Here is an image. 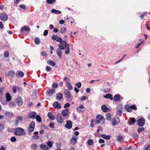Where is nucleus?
<instances>
[{"instance_id":"1","label":"nucleus","mask_w":150,"mask_h":150,"mask_svg":"<svg viewBox=\"0 0 150 150\" xmlns=\"http://www.w3.org/2000/svg\"><path fill=\"white\" fill-rule=\"evenodd\" d=\"M58 46L60 49L62 50L65 49V53L66 54H68L69 53V45L67 44L65 41H62L60 42Z\"/></svg>"},{"instance_id":"2","label":"nucleus","mask_w":150,"mask_h":150,"mask_svg":"<svg viewBox=\"0 0 150 150\" xmlns=\"http://www.w3.org/2000/svg\"><path fill=\"white\" fill-rule=\"evenodd\" d=\"M24 129L22 128L17 127L14 130V134L16 135H23Z\"/></svg>"},{"instance_id":"3","label":"nucleus","mask_w":150,"mask_h":150,"mask_svg":"<svg viewBox=\"0 0 150 150\" xmlns=\"http://www.w3.org/2000/svg\"><path fill=\"white\" fill-rule=\"evenodd\" d=\"M96 123L98 124L101 123V124H104L105 119L101 115H98L96 117Z\"/></svg>"},{"instance_id":"4","label":"nucleus","mask_w":150,"mask_h":150,"mask_svg":"<svg viewBox=\"0 0 150 150\" xmlns=\"http://www.w3.org/2000/svg\"><path fill=\"white\" fill-rule=\"evenodd\" d=\"M65 95H66V97L67 98L69 101H71L72 97L71 95V92L70 91L67 90H65Z\"/></svg>"},{"instance_id":"5","label":"nucleus","mask_w":150,"mask_h":150,"mask_svg":"<svg viewBox=\"0 0 150 150\" xmlns=\"http://www.w3.org/2000/svg\"><path fill=\"white\" fill-rule=\"evenodd\" d=\"M35 123L34 121H32L30 124L28 129L29 132H32L34 130L35 127Z\"/></svg>"},{"instance_id":"6","label":"nucleus","mask_w":150,"mask_h":150,"mask_svg":"<svg viewBox=\"0 0 150 150\" xmlns=\"http://www.w3.org/2000/svg\"><path fill=\"white\" fill-rule=\"evenodd\" d=\"M120 122V119L118 117H115L112 120V125L113 126L116 125Z\"/></svg>"},{"instance_id":"7","label":"nucleus","mask_w":150,"mask_h":150,"mask_svg":"<svg viewBox=\"0 0 150 150\" xmlns=\"http://www.w3.org/2000/svg\"><path fill=\"white\" fill-rule=\"evenodd\" d=\"M76 110L79 113L84 111L85 110V108L82 105H80L77 107Z\"/></svg>"},{"instance_id":"8","label":"nucleus","mask_w":150,"mask_h":150,"mask_svg":"<svg viewBox=\"0 0 150 150\" xmlns=\"http://www.w3.org/2000/svg\"><path fill=\"white\" fill-rule=\"evenodd\" d=\"M0 18L3 21H6L8 18L7 16L4 13H2L0 14Z\"/></svg>"},{"instance_id":"9","label":"nucleus","mask_w":150,"mask_h":150,"mask_svg":"<svg viewBox=\"0 0 150 150\" xmlns=\"http://www.w3.org/2000/svg\"><path fill=\"white\" fill-rule=\"evenodd\" d=\"M56 118L57 121L59 123L62 124L64 120L62 118L60 114L57 115Z\"/></svg>"},{"instance_id":"10","label":"nucleus","mask_w":150,"mask_h":150,"mask_svg":"<svg viewBox=\"0 0 150 150\" xmlns=\"http://www.w3.org/2000/svg\"><path fill=\"white\" fill-rule=\"evenodd\" d=\"M139 126H143L145 123V120L142 118L139 119L137 121Z\"/></svg>"},{"instance_id":"11","label":"nucleus","mask_w":150,"mask_h":150,"mask_svg":"<svg viewBox=\"0 0 150 150\" xmlns=\"http://www.w3.org/2000/svg\"><path fill=\"white\" fill-rule=\"evenodd\" d=\"M52 38L54 40H55L57 41L61 42L62 41V39L59 36L56 35H53L52 37Z\"/></svg>"},{"instance_id":"12","label":"nucleus","mask_w":150,"mask_h":150,"mask_svg":"<svg viewBox=\"0 0 150 150\" xmlns=\"http://www.w3.org/2000/svg\"><path fill=\"white\" fill-rule=\"evenodd\" d=\"M53 106L55 108H61L60 103L57 101L54 103Z\"/></svg>"},{"instance_id":"13","label":"nucleus","mask_w":150,"mask_h":150,"mask_svg":"<svg viewBox=\"0 0 150 150\" xmlns=\"http://www.w3.org/2000/svg\"><path fill=\"white\" fill-rule=\"evenodd\" d=\"M65 127L68 129H70L72 127V124L70 120L68 121L67 122L66 124L65 125Z\"/></svg>"},{"instance_id":"14","label":"nucleus","mask_w":150,"mask_h":150,"mask_svg":"<svg viewBox=\"0 0 150 150\" xmlns=\"http://www.w3.org/2000/svg\"><path fill=\"white\" fill-rule=\"evenodd\" d=\"M55 92V90L54 89H51L48 90L47 91V93L48 95L50 96H51L53 95V94Z\"/></svg>"},{"instance_id":"15","label":"nucleus","mask_w":150,"mask_h":150,"mask_svg":"<svg viewBox=\"0 0 150 150\" xmlns=\"http://www.w3.org/2000/svg\"><path fill=\"white\" fill-rule=\"evenodd\" d=\"M69 111V109L68 108H66L63 110L61 113L62 115L64 117L67 116L68 115Z\"/></svg>"},{"instance_id":"16","label":"nucleus","mask_w":150,"mask_h":150,"mask_svg":"<svg viewBox=\"0 0 150 150\" xmlns=\"http://www.w3.org/2000/svg\"><path fill=\"white\" fill-rule=\"evenodd\" d=\"M113 99L114 101L116 102H118L120 100V96L119 94H117V95H115Z\"/></svg>"},{"instance_id":"17","label":"nucleus","mask_w":150,"mask_h":150,"mask_svg":"<svg viewBox=\"0 0 150 150\" xmlns=\"http://www.w3.org/2000/svg\"><path fill=\"white\" fill-rule=\"evenodd\" d=\"M36 115V113L34 112H31L28 115V117L30 118H34Z\"/></svg>"},{"instance_id":"18","label":"nucleus","mask_w":150,"mask_h":150,"mask_svg":"<svg viewBox=\"0 0 150 150\" xmlns=\"http://www.w3.org/2000/svg\"><path fill=\"white\" fill-rule=\"evenodd\" d=\"M23 30L27 31H29L30 30V29L28 26H25L22 27L21 29V32L22 33V32Z\"/></svg>"},{"instance_id":"19","label":"nucleus","mask_w":150,"mask_h":150,"mask_svg":"<svg viewBox=\"0 0 150 150\" xmlns=\"http://www.w3.org/2000/svg\"><path fill=\"white\" fill-rule=\"evenodd\" d=\"M17 77H22L24 76V73L23 72L19 71H18L17 73L16 74Z\"/></svg>"},{"instance_id":"20","label":"nucleus","mask_w":150,"mask_h":150,"mask_svg":"<svg viewBox=\"0 0 150 150\" xmlns=\"http://www.w3.org/2000/svg\"><path fill=\"white\" fill-rule=\"evenodd\" d=\"M16 101L19 106H21L22 104V100L21 98L20 97H18V98L17 99Z\"/></svg>"},{"instance_id":"21","label":"nucleus","mask_w":150,"mask_h":150,"mask_svg":"<svg viewBox=\"0 0 150 150\" xmlns=\"http://www.w3.org/2000/svg\"><path fill=\"white\" fill-rule=\"evenodd\" d=\"M5 115L6 116L9 117L10 119L13 118L14 116L13 113L10 112H6L5 113Z\"/></svg>"},{"instance_id":"22","label":"nucleus","mask_w":150,"mask_h":150,"mask_svg":"<svg viewBox=\"0 0 150 150\" xmlns=\"http://www.w3.org/2000/svg\"><path fill=\"white\" fill-rule=\"evenodd\" d=\"M14 75V72L12 70H10L8 71V77L9 78H12Z\"/></svg>"},{"instance_id":"23","label":"nucleus","mask_w":150,"mask_h":150,"mask_svg":"<svg viewBox=\"0 0 150 150\" xmlns=\"http://www.w3.org/2000/svg\"><path fill=\"white\" fill-rule=\"evenodd\" d=\"M101 137L106 140H109L111 138V136L110 135H108L105 134H102L101 135Z\"/></svg>"},{"instance_id":"24","label":"nucleus","mask_w":150,"mask_h":150,"mask_svg":"<svg viewBox=\"0 0 150 150\" xmlns=\"http://www.w3.org/2000/svg\"><path fill=\"white\" fill-rule=\"evenodd\" d=\"M40 148L44 150H49V148L46 145L43 144H41L40 146Z\"/></svg>"},{"instance_id":"25","label":"nucleus","mask_w":150,"mask_h":150,"mask_svg":"<svg viewBox=\"0 0 150 150\" xmlns=\"http://www.w3.org/2000/svg\"><path fill=\"white\" fill-rule=\"evenodd\" d=\"M49 118L51 120H53L55 119V117L53 115L52 113L49 112L47 114Z\"/></svg>"},{"instance_id":"26","label":"nucleus","mask_w":150,"mask_h":150,"mask_svg":"<svg viewBox=\"0 0 150 150\" xmlns=\"http://www.w3.org/2000/svg\"><path fill=\"white\" fill-rule=\"evenodd\" d=\"M77 142V139L74 137H73L70 140V143L72 145H74Z\"/></svg>"},{"instance_id":"27","label":"nucleus","mask_w":150,"mask_h":150,"mask_svg":"<svg viewBox=\"0 0 150 150\" xmlns=\"http://www.w3.org/2000/svg\"><path fill=\"white\" fill-rule=\"evenodd\" d=\"M47 62L48 64L52 66H54L56 64L55 62L50 59L47 60Z\"/></svg>"},{"instance_id":"28","label":"nucleus","mask_w":150,"mask_h":150,"mask_svg":"<svg viewBox=\"0 0 150 150\" xmlns=\"http://www.w3.org/2000/svg\"><path fill=\"white\" fill-rule=\"evenodd\" d=\"M53 143L54 142L51 141L47 142H46V144L50 148H51L52 147Z\"/></svg>"},{"instance_id":"29","label":"nucleus","mask_w":150,"mask_h":150,"mask_svg":"<svg viewBox=\"0 0 150 150\" xmlns=\"http://www.w3.org/2000/svg\"><path fill=\"white\" fill-rule=\"evenodd\" d=\"M51 12L56 14H60L61 12L59 10H57L53 8L51 10Z\"/></svg>"},{"instance_id":"30","label":"nucleus","mask_w":150,"mask_h":150,"mask_svg":"<svg viewBox=\"0 0 150 150\" xmlns=\"http://www.w3.org/2000/svg\"><path fill=\"white\" fill-rule=\"evenodd\" d=\"M30 148L33 150H36L38 148V145L36 144H33L31 145Z\"/></svg>"},{"instance_id":"31","label":"nucleus","mask_w":150,"mask_h":150,"mask_svg":"<svg viewBox=\"0 0 150 150\" xmlns=\"http://www.w3.org/2000/svg\"><path fill=\"white\" fill-rule=\"evenodd\" d=\"M101 108L103 110V112H107L108 110V108H107L105 105H102L101 107Z\"/></svg>"},{"instance_id":"32","label":"nucleus","mask_w":150,"mask_h":150,"mask_svg":"<svg viewBox=\"0 0 150 150\" xmlns=\"http://www.w3.org/2000/svg\"><path fill=\"white\" fill-rule=\"evenodd\" d=\"M104 97L105 98H110L111 100H112L113 99V98L112 97V95L110 94H108L106 95L105 96H104Z\"/></svg>"},{"instance_id":"33","label":"nucleus","mask_w":150,"mask_h":150,"mask_svg":"<svg viewBox=\"0 0 150 150\" xmlns=\"http://www.w3.org/2000/svg\"><path fill=\"white\" fill-rule=\"evenodd\" d=\"M6 101L8 102L11 100V97L9 93H7L6 94Z\"/></svg>"},{"instance_id":"34","label":"nucleus","mask_w":150,"mask_h":150,"mask_svg":"<svg viewBox=\"0 0 150 150\" xmlns=\"http://www.w3.org/2000/svg\"><path fill=\"white\" fill-rule=\"evenodd\" d=\"M63 95L60 93H58L57 95V99L60 100L62 98Z\"/></svg>"},{"instance_id":"35","label":"nucleus","mask_w":150,"mask_h":150,"mask_svg":"<svg viewBox=\"0 0 150 150\" xmlns=\"http://www.w3.org/2000/svg\"><path fill=\"white\" fill-rule=\"evenodd\" d=\"M66 86L68 89L69 90H71L72 89V87L69 82H67L66 83Z\"/></svg>"},{"instance_id":"36","label":"nucleus","mask_w":150,"mask_h":150,"mask_svg":"<svg viewBox=\"0 0 150 150\" xmlns=\"http://www.w3.org/2000/svg\"><path fill=\"white\" fill-rule=\"evenodd\" d=\"M16 105V103L14 102H11L9 104V107L11 108H14Z\"/></svg>"},{"instance_id":"37","label":"nucleus","mask_w":150,"mask_h":150,"mask_svg":"<svg viewBox=\"0 0 150 150\" xmlns=\"http://www.w3.org/2000/svg\"><path fill=\"white\" fill-rule=\"evenodd\" d=\"M35 43L36 45H39L40 43V40L38 38H36L34 40Z\"/></svg>"},{"instance_id":"38","label":"nucleus","mask_w":150,"mask_h":150,"mask_svg":"<svg viewBox=\"0 0 150 150\" xmlns=\"http://www.w3.org/2000/svg\"><path fill=\"white\" fill-rule=\"evenodd\" d=\"M66 28L65 27H63L61 28L60 32L61 33H66Z\"/></svg>"},{"instance_id":"39","label":"nucleus","mask_w":150,"mask_h":150,"mask_svg":"<svg viewBox=\"0 0 150 150\" xmlns=\"http://www.w3.org/2000/svg\"><path fill=\"white\" fill-rule=\"evenodd\" d=\"M57 54L58 56L59 57H61L62 55V52L60 50V49H58L57 51Z\"/></svg>"},{"instance_id":"40","label":"nucleus","mask_w":150,"mask_h":150,"mask_svg":"<svg viewBox=\"0 0 150 150\" xmlns=\"http://www.w3.org/2000/svg\"><path fill=\"white\" fill-rule=\"evenodd\" d=\"M125 108L126 109V110L129 112H131L132 111V109H131V108L130 106H129L128 105H126L125 106Z\"/></svg>"},{"instance_id":"41","label":"nucleus","mask_w":150,"mask_h":150,"mask_svg":"<svg viewBox=\"0 0 150 150\" xmlns=\"http://www.w3.org/2000/svg\"><path fill=\"white\" fill-rule=\"evenodd\" d=\"M93 143V141L91 139L88 140L87 142L88 145L90 146L92 145Z\"/></svg>"},{"instance_id":"42","label":"nucleus","mask_w":150,"mask_h":150,"mask_svg":"<svg viewBox=\"0 0 150 150\" xmlns=\"http://www.w3.org/2000/svg\"><path fill=\"white\" fill-rule=\"evenodd\" d=\"M106 118L108 120L110 121L111 120V114L110 113L107 114L106 115Z\"/></svg>"},{"instance_id":"43","label":"nucleus","mask_w":150,"mask_h":150,"mask_svg":"<svg viewBox=\"0 0 150 150\" xmlns=\"http://www.w3.org/2000/svg\"><path fill=\"white\" fill-rule=\"evenodd\" d=\"M37 121L39 122H41L42 121V119L39 115H37L36 117Z\"/></svg>"},{"instance_id":"44","label":"nucleus","mask_w":150,"mask_h":150,"mask_svg":"<svg viewBox=\"0 0 150 150\" xmlns=\"http://www.w3.org/2000/svg\"><path fill=\"white\" fill-rule=\"evenodd\" d=\"M55 2V0H47V3L49 4H53Z\"/></svg>"},{"instance_id":"45","label":"nucleus","mask_w":150,"mask_h":150,"mask_svg":"<svg viewBox=\"0 0 150 150\" xmlns=\"http://www.w3.org/2000/svg\"><path fill=\"white\" fill-rule=\"evenodd\" d=\"M117 139L119 142H121L123 141V138L122 136H119L117 137Z\"/></svg>"},{"instance_id":"46","label":"nucleus","mask_w":150,"mask_h":150,"mask_svg":"<svg viewBox=\"0 0 150 150\" xmlns=\"http://www.w3.org/2000/svg\"><path fill=\"white\" fill-rule=\"evenodd\" d=\"M117 114V115H119L120 116H121L122 114V110L118 109Z\"/></svg>"},{"instance_id":"47","label":"nucleus","mask_w":150,"mask_h":150,"mask_svg":"<svg viewBox=\"0 0 150 150\" xmlns=\"http://www.w3.org/2000/svg\"><path fill=\"white\" fill-rule=\"evenodd\" d=\"M5 88L4 87L0 88V95H2L3 93V91L5 90Z\"/></svg>"},{"instance_id":"48","label":"nucleus","mask_w":150,"mask_h":150,"mask_svg":"<svg viewBox=\"0 0 150 150\" xmlns=\"http://www.w3.org/2000/svg\"><path fill=\"white\" fill-rule=\"evenodd\" d=\"M16 140V138L14 137H12L11 138V140L12 142H15Z\"/></svg>"},{"instance_id":"49","label":"nucleus","mask_w":150,"mask_h":150,"mask_svg":"<svg viewBox=\"0 0 150 150\" xmlns=\"http://www.w3.org/2000/svg\"><path fill=\"white\" fill-rule=\"evenodd\" d=\"M58 85L57 83H54L52 84V86L53 88H56L57 87Z\"/></svg>"},{"instance_id":"50","label":"nucleus","mask_w":150,"mask_h":150,"mask_svg":"<svg viewBox=\"0 0 150 150\" xmlns=\"http://www.w3.org/2000/svg\"><path fill=\"white\" fill-rule=\"evenodd\" d=\"M4 55L6 57H8L9 56L8 52L7 51H5L4 53Z\"/></svg>"},{"instance_id":"51","label":"nucleus","mask_w":150,"mask_h":150,"mask_svg":"<svg viewBox=\"0 0 150 150\" xmlns=\"http://www.w3.org/2000/svg\"><path fill=\"white\" fill-rule=\"evenodd\" d=\"M144 130V129L143 127H142L141 128H139L138 129V132L139 133H140L142 131H143Z\"/></svg>"},{"instance_id":"52","label":"nucleus","mask_w":150,"mask_h":150,"mask_svg":"<svg viewBox=\"0 0 150 150\" xmlns=\"http://www.w3.org/2000/svg\"><path fill=\"white\" fill-rule=\"evenodd\" d=\"M33 137L35 139H38L39 138V136L38 135H33Z\"/></svg>"},{"instance_id":"53","label":"nucleus","mask_w":150,"mask_h":150,"mask_svg":"<svg viewBox=\"0 0 150 150\" xmlns=\"http://www.w3.org/2000/svg\"><path fill=\"white\" fill-rule=\"evenodd\" d=\"M18 119H16L15 120V122H14V124L16 127H17L18 126Z\"/></svg>"},{"instance_id":"54","label":"nucleus","mask_w":150,"mask_h":150,"mask_svg":"<svg viewBox=\"0 0 150 150\" xmlns=\"http://www.w3.org/2000/svg\"><path fill=\"white\" fill-rule=\"evenodd\" d=\"M130 107L131 108V109H133L134 110H135L137 109L136 106L134 105H131Z\"/></svg>"},{"instance_id":"55","label":"nucleus","mask_w":150,"mask_h":150,"mask_svg":"<svg viewBox=\"0 0 150 150\" xmlns=\"http://www.w3.org/2000/svg\"><path fill=\"white\" fill-rule=\"evenodd\" d=\"M51 68L50 67L47 66L46 68V70L47 71H49L51 70Z\"/></svg>"},{"instance_id":"56","label":"nucleus","mask_w":150,"mask_h":150,"mask_svg":"<svg viewBox=\"0 0 150 150\" xmlns=\"http://www.w3.org/2000/svg\"><path fill=\"white\" fill-rule=\"evenodd\" d=\"M16 88V86H14L13 87L12 89L13 91V93H16L17 90Z\"/></svg>"},{"instance_id":"57","label":"nucleus","mask_w":150,"mask_h":150,"mask_svg":"<svg viewBox=\"0 0 150 150\" xmlns=\"http://www.w3.org/2000/svg\"><path fill=\"white\" fill-rule=\"evenodd\" d=\"M48 30H45L44 31V33H43L44 35L45 36H46L48 34Z\"/></svg>"},{"instance_id":"58","label":"nucleus","mask_w":150,"mask_h":150,"mask_svg":"<svg viewBox=\"0 0 150 150\" xmlns=\"http://www.w3.org/2000/svg\"><path fill=\"white\" fill-rule=\"evenodd\" d=\"M61 144L60 143H57L56 144V146L57 148L60 149Z\"/></svg>"},{"instance_id":"59","label":"nucleus","mask_w":150,"mask_h":150,"mask_svg":"<svg viewBox=\"0 0 150 150\" xmlns=\"http://www.w3.org/2000/svg\"><path fill=\"white\" fill-rule=\"evenodd\" d=\"M19 7L23 9H25L26 8V6L24 5H21L19 6Z\"/></svg>"},{"instance_id":"60","label":"nucleus","mask_w":150,"mask_h":150,"mask_svg":"<svg viewBox=\"0 0 150 150\" xmlns=\"http://www.w3.org/2000/svg\"><path fill=\"white\" fill-rule=\"evenodd\" d=\"M70 106V104L69 103H66L65 104L64 106V108H67L69 107Z\"/></svg>"},{"instance_id":"61","label":"nucleus","mask_w":150,"mask_h":150,"mask_svg":"<svg viewBox=\"0 0 150 150\" xmlns=\"http://www.w3.org/2000/svg\"><path fill=\"white\" fill-rule=\"evenodd\" d=\"M4 129V127L3 124L0 123V130L1 131L2 130Z\"/></svg>"},{"instance_id":"62","label":"nucleus","mask_w":150,"mask_h":150,"mask_svg":"<svg viewBox=\"0 0 150 150\" xmlns=\"http://www.w3.org/2000/svg\"><path fill=\"white\" fill-rule=\"evenodd\" d=\"M81 82H78L76 84L77 87L78 88H80L81 86Z\"/></svg>"},{"instance_id":"63","label":"nucleus","mask_w":150,"mask_h":150,"mask_svg":"<svg viewBox=\"0 0 150 150\" xmlns=\"http://www.w3.org/2000/svg\"><path fill=\"white\" fill-rule=\"evenodd\" d=\"M17 119H18L20 121H22L23 119V117L21 116H18L17 117Z\"/></svg>"},{"instance_id":"64","label":"nucleus","mask_w":150,"mask_h":150,"mask_svg":"<svg viewBox=\"0 0 150 150\" xmlns=\"http://www.w3.org/2000/svg\"><path fill=\"white\" fill-rule=\"evenodd\" d=\"M99 142L100 144L104 143L105 142V141L103 139H100L99 140Z\"/></svg>"}]
</instances>
